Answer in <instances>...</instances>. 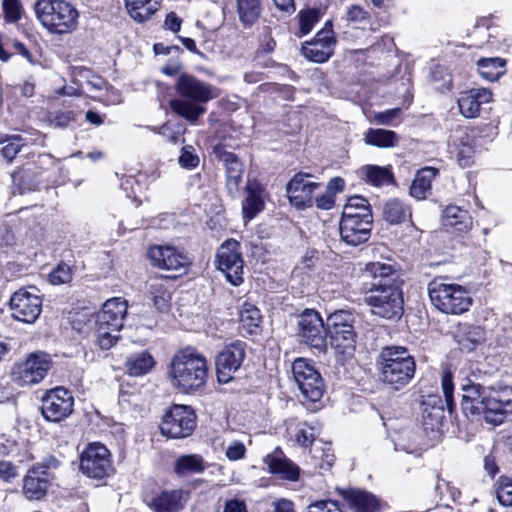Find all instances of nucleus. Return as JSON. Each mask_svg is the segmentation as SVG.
Here are the masks:
<instances>
[{
  "instance_id": "35",
  "label": "nucleus",
  "mask_w": 512,
  "mask_h": 512,
  "mask_svg": "<svg viewBox=\"0 0 512 512\" xmlns=\"http://www.w3.org/2000/svg\"><path fill=\"white\" fill-rule=\"evenodd\" d=\"M397 366L382 372L386 384H405L413 378L416 366L414 359H407Z\"/></svg>"
},
{
  "instance_id": "20",
  "label": "nucleus",
  "mask_w": 512,
  "mask_h": 512,
  "mask_svg": "<svg viewBox=\"0 0 512 512\" xmlns=\"http://www.w3.org/2000/svg\"><path fill=\"white\" fill-rule=\"evenodd\" d=\"M311 175L298 173L288 182L286 190L290 202L297 208L312 206L315 190L319 184L310 181Z\"/></svg>"
},
{
  "instance_id": "37",
  "label": "nucleus",
  "mask_w": 512,
  "mask_h": 512,
  "mask_svg": "<svg viewBox=\"0 0 512 512\" xmlns=\"http://www.w3.org/2000/svg\"><path fill=\"white\" fill-rule=\"evenodd\" d=\"M125 6L131 18L144 22L159 9L160 3L157 0H125Z\"/></svg>"
},
{
  "instance_id": "10",
  "label": "nucleus",
  "mask_w": 512,
  "mask_h": 512,
  "mask_svg": "<svg viewBox=\"0 0 512 512\" xmlns=\"http://www.w3.org/2000/svg\"><path fill=\"white\" fill-rule=\"evenodd\" d=\"M80 470L89 478L101 480L113 470L109 450L101 443H92L81 453Z\"/></svg>"
},
{
  "instance_id": "3",
  "label": "nucleus",
  "mask_w": 512,
  "mask_h": 512,
  "mask_svg": "<svg viewBox=\"0 0 512 512\" xmlns=\"http://www.w3.org/2000/svg\"><path fill=\"white\" fill-rule=\"evenodd\" d=\"M168 377L177 384H206L209 366L206 357L195 347L179 349L167 368Z\"/></svg>"
},
{
  "instance_id": "32",
  "label": "nucleus",
  "mask_w": 512,
  "mask_h": 512,
  "mask_svg": "<svg viewBox=\"0 0 512 512\" xmlns=\"http://www.w3.org/2000/svg\"><path fill=\"white\" fill-rule=\"evenodd\" d=\"M364 273L367 277L377 280L374 284H389L391 282H397V270L395 265L390 262H368L365 265Z\"/></svg>"
},
{
  "instance_id": "14",
  "label": "nucleus",
  "mask_w": 512,
  "mask_h": 512,
  "mask_svg": "<svg viewBox=\"0 0 512 512\" xmlns=\"http://www.w3.org/2000/svg\"><path fill=\"white\" fill-rule=\"evenodd\" d=\"M12 316L24 323H34L42 311V299L26 289H19L10 299Z\"/></svg>"
},
{
  "instance_id": "15",
  "label": "nucleus",
  "mask_w": 512,
  "mask_h": 512,
  "mask_svg": "<svg viewBox=\"0 0 512 512\" xmlns=\"http://www.w3.org/2000/svg\"><path fill=\"white\" fill-rule=\"evenodd\" d=\"M335 44L332 23L327 21L315 38L303 45L301 51L303 56L310 61L323 63L333 55Z\"/></svg>"
},
{
  "instance_id": "56",
  "label": "nucleus",
  "mask_w": 512,
  "mask_h": 512,
  "mask_svg": "<svg viewBox=\"0 0 512 512\" xmlns=\"http://www.w3.org/2000/svg\"><path fill=\"white\" fill-rule=\"evenodd\" d=\"M347 20L357 25H366L370 20V13L360 5H352L347 9Z\"/></svg>"
},
{
  "instance_id": "25",
  "label": "nucleus",
  "mask_w": 512,
  "mask_h": 512,
  "mask_svg": "<svg viewBox=\"0 0 512 512\" xmlns=\"http://www.w3.org/2000/svg\"><path fill=\"white\" fill-rule=\"evenodd\" d=\"M442 225L456 233H468L473 227L469 212L459 206L449 205L442 212Z\"/></svg>"
},
{
  "instance_id": "64",
  "label": "nucleus",
  "mask_w": 512,
  "mask_h": 512,
  "mask_svg": "<svg viewBox=\"0 0 512 512\" xmlns=\"http://www.w3.org/2000/svg\"><path fill=\"white\" fill-rule=\"evenodd\" d=\"M223 512H248L244 500L233 498L225 501Z\"/></svg>"
},
{
  "instance_id": "52",
  "label": "nucleus",
  "mask_w": 512,
  "mask_h": 512,
  "mask_svg": "<svg viewBox=\"0 0 512 512\" xmlns=\"http://www.w3.org/2000/svg\"><path fill=\"white\" fill-rule=\"evenodd\" d=\"M300 34L306 35L311 32L314 25L320 19V11L317 9L302 10L298 13Z\"/></svg>"
},
{
  "instance_id": "39",
  "label": "nucleus",
  "mask_w": 512,
  "mask_h": 512,
  "mask_svg": "<svg viewBox=\"0 0 512 512\" xmlns=\"http://www.w3.org/2000/svg\"><path fill=\"white\" fill-rule=\"evenodd\" d=\"M400 137L398 134L391 130L374 129L367 130L364 136L366 144L376 146L379 148H392L398 145Z\"/></svg>"
},
{
  "instance_id": "9",
  "label": "nucleus",
  "mask_w": 512,
  "mask_h": 512,
  "mask_svg": "<svg viewBox=\"0 0 512 512\" xmlns=\"http://www.w3.org/2000/svg\"><path fill=\"white\" fill-rule=\"evenodd\" d=\"M240 249L238 241L228 239L221 244L216 254L217 268L233 286H239L243 282V259Z\"/></svg>"
},
{
  "instance_id": "50",
  "label": "nucleus",
  "mask_w": 512,
  "mask_h": 512,
  "mask_svg": "<svg viewBox=\"0 0 512 512\" xmlns=\"http://www.w3.org/2000/svg\"><path fill=\"white\" fill-rule=\"evenodd\" d=\"M495 493L500 505L512 507V478L501 476L496 482Z\"/></svg>"
},
{
  "instance_id": "30",
  "label": "nucleus",
  "mask_w": 512,
  "mask_h": 512,
  "mask_svg": "<svg viewBox=\"0 0 512 512\" xmlns=\"http://www.w3.org/2000/svg\"><path fill=\"white\" fill-rule=\"evenodd\" d=\"M450 147L456 154L460 164L466 166L473 154V144L470 134L464 128H459L454 131L449 141Z\"/></svg>"
},
{
  "instance_id": "23",
  "label": "nucleus",
  "mask_w": 512,
  "mask_h": 512,
  "mask_svg": "<svg viewBox=\"0 0 512 512\" xmlns=\"http://www.w3.org/2000/svg\"><path fill=\"white\" fill-rule=\"evenodd\" d=\"M492 100V92L487 88H473L460 93L458 107L465 118H476L481 106Z\"/></svg>"
},
{
  "instance_id": "13",
  "label": "nucleus",
  "mask_w": 512,
  "mask_h": 512,
  "mask_svg": "<svg viewBox=\"0 0 512 512\" xmlns=\"http://www.w3.org/2000/svg\"><path fill=\"white\" fill-rule=\"evenodd\" d=\"M298 331L299 336L307 345L316 349L319 353H326L327 329H325L323 320L318 312L306 310L298 320Z\"/></svg>"
},
{
  "instance_id": "26",
  "label": "nucleus",
  "mask_w": 512,
  "mask_h": 512,
  "mask_svg": "<svg viewBox=\"0 0 512 512\" xmlns=\"http://www.w3.org/2000/svg\"><path fill=\"white\" fill-rule=\"evenodd\" d=\"M337 491L357 512H375L378 508L377 498L367 491L359 489H337Z\"/></svg>"
},
{
  "instance_id": "1",
  "label": "nucleus",
  "mask_w": 512,
  "mask_h": 512,
  "mask_svg": "<svg viewBox=\"0 0 512 512\" xmlns=\"http://www.w3.org/2000/svg\"><path fill=\"white\" fill-rule=\"evenodd\" d=\"M178 97L171 99L172 111L189 122L205 113V103L219 96V90L188 74H181L175 84Z\"/></svg>"
},
{
  "instance_id": "29",
  "label": "nucleus",
  "mask_w": 512,
  "mask_h": 512,
  "mask_svg": "<svg viewBox=\"0 0 512 512\" xmlns=\"http://www.w3.org/2000/svg\"><path fill=\"white\" fill-rule=\"evenodd\" d=\"M359 175L365 183L378 188L395 183L394 175L389 165H365L359 169Z\"/></svg>"
},
{
  "instance_id": "54",
  "label": "nucleus",
  "mask_w": 512,
  "mask_h": 512,
  "mask_svg": "<svg viewBox=\"0 0 512 512\" xmlns=\"http://www.w3.org/2000/svg\"><path fill=\"white\" fill-rule=\"evenodd\" d=\"M61 466V461L53 455H49L42 459L41 462L34 464L31 468L37 469L41 474L50 478L51 481L55 478L54 471Z\"/></svg>"
},
{
  "instance_id": "19",
  "label": "nucleus",
  "mask_w": 512,
  "mask_h": 512,
  "mask_svg": "<svg viewBox=\"0 0 512 512\" xmlns=\"http://www.w3.org/2000/svg\"><path fill=\"white\" fill-rule=\"evenodd\" d=\"M148 256L153 266L163 270L184 273L189 265L188 257L177 248L169 245L151 247Z\"/></svg>"
},
{
  "instance_id": "44",
  "label": "nucleus",
  "mask_w": 512,
  "mask_h": 512,
  "mask_svg": "<svg viewBox=\"0 0 512 512\" xmlns=\"http://www.w3.org/2000/svg\"><path fill=\"white\" fill-rule=\"evenodd\" d=\"M262 316L260 310L251 303H244L240 310V324L243 330L248 334H256Z\"/></svg>"
},
{
  "instance_id": "48",
  "label": "nucleus",
  "mask_w": 512,
  "mask_h": 512,
  "mask_svg": "<svg viewBox=\"0 0 512 512\" xmlns=\"http://www.w3.org/2000/svg\"><path fill=\"white\" fill-rule=\"evenodd\" d=\"M0 144L4 145L0 151L2 157L11 163L24 145V140L20 135H9L1 138Z\"/></svg>"
},
{
  "instance_id": "18",
  "label": "nucleus",
  "mask_w": 512,
  "mask_h": 512,
  "mask_svg": "<svg viewBox=\"0 0 512 512\" xmlns=\"http://www.w3.org/2000/svg\"><path fill=\"white\" fill-rule=\"evenodd\" d=\"M189 493L183 489H163L144 499L153 512H180L188 501Z\"/></svg>"
},
{
  "instance_id": "51",
  "label": "nucleus",
  "mask_w": 512,
  "mask_h": 512,
  "mask_svg": "<svg viewBox=\"0 0 512 512\" xmlns=\"http://www.w3.org/2000/svg\"><path fill=\"white\" fill-rule=\"evenodd\" d=\"M150 293L157 310L161 312L169 310L171 296L162 284H152L150 286Z\"/></svg>"
},
{
  "instance_id": "62",
  "label": "nucleus",
  "mask_w": 512,
  "mask_h": 512,
  "mask_svg": "<svg viewBox=\"0 0 512 512\" xmlns=\"http://www.w3.org/2000/svg\"><path fill=\"white\" fill-rule=\"evenodd\" d=\"M246 447L240 441L232 442L226 449V457L230 461H236L242 459L245 456Z\"/></svg>"
},
{
  "instance_id": "22",
  "label": "nucleus",
  "mask_w": 512,
  "mask_h": 512,
  "mask_svg": "<svg viewBox=\"0 0 512 512\" xmlns=\"http://www.w3.org/2000/svg\"><path fill=\"white\" fill-rule=\"evenodd\" d=\"M128 302L121 297L108 299L96 315V324L120 331L127 315Z\"/></svg>"
},
{
  "instance_id": "12",
  "label": "nucleus",
  "mask_w": 512,
  "mask_h": 512,
  "mask_svg": "<svg viewBox=\"0 0 512 512\" xmlns=\"http://www.w3.org/2000/svg\"><path fill=\"white\" fill-rule=\"evenodd\" d=\"M246 344L234 341L225 345L215 359L216 375L219 384H227L234 379L233 374L241 367L245 358Z\"/></svg>"
},
{
  "instance_id": "38",
  "label": "nucleus",
  "mask_w": 512,
  "mask_h": 512,
  "mask_svg": "<svg viewBox=\"0 0 512 512\" xmlns=\"http://www.w3.org/2000/svg\"><path fill=\"white\" fill-rule=\"evenodd\" d=\"M506 60L501 57L481 58L477 61L480 76L487 81H496L505 73Z\"/></svg>"
},
{
  "instance_id": "61",
  "label": "nucleus",
  "mask_w": 512,
  "mask_h": 512,
  "mask_svg": "<svg viewBox=\"0 0 512 512\" xmlns=\"http://www.w3.org/2000/svg\"><path fill=\"white\" fill-rule=\"evenodd\" d=\"M19 476L18 468L10 461H0V479L11 483Z\"/></svg>"
},
{
  "instance_id": "57",
  "label": "nucleus",
  "mask_w": 512,
  "mask_h": 512,
  "mask_svg": "<svg viewBox=\"0 0 512 512\" xmlns=\"http://www.w3.org/2000/svg\"><path fill=\"white\" fill-rule=\"evenodd\" d=\"M434 491L436 496L439 497V500H442L444 498L445 492L449 494L450 498L453 501H455L457 497L460 496V491L458 490V488L454 487L451 483L446 482L443 479H440L438 475L436 476Z\"/></svg>"
},
{
  "instance_id": "60",
  "label": "nucleus",
  "mask_w": 512,
  "mask_h": 512,
  "mask_svg": "<svg viewBox=\"0 0 512 512\" xmlns=\"http://www.w3.org/2000/svg\"><path fill=\"white\" fill-rule=\"evenodd\" d=\"M303 397V403L310 402L316 404L323 397L322 386H297Z\"/></svg>"
},
{
  "instance_id": "28",
  "label": "nucleus",
  "mask_w": 512,
  "mask_h": 512,
  "mask_svg": "<svg viewBox=\"0 0 512 512\" xmlns=\"http://www.w3.org/2000/svg\"><path fill=\"white\" fill-rule=\"evenodd\" d=\"M220 159L224 163L226 169L227 189L233 196L239 191L242 181L243 165L239 158L232 152H223Z\"/></svg>"
},
{
  "instance_id": "41",
  "label": "nucleus",
  "mask_w": 512,
  "mask_h": 512,
  "mask_svg": "<svg viewBox=\"0 0 512 512\" xmlns=\"http://www.w3.org/2000/svg\"><path fill=\"white\" fill-rule=\"evenodd\" d=\"M292 374L296 384H314L320 378V373L315 367L303 358L296 359L292 364Z\"/></svg>"
},
{
  "instance_id": "17",
  "label": "nucleus",
  "mask_w": 512,
  "mask_h": 512,
  "mask_svg": "<svg viewBox=\"0 0 512 512\" xmlns=\"http://www.w3.org/2000/svg\"><path fill=\"white\" fill-rule=\"evenodd\" d=\"M373 219L357 218L355 215L341 217L339 231L342 241L350 246L367 242L371 236Z\"/></svg>"
},
{
  "instance_id": "4",
  "label": "nucleus",
  "mask_w": 512,
  "mask_h": 512,
  "mask_svg": "<svg viewBox=\"0 0 512 512\" xmlns=\"http://www.w3.org/2000/svg\"><path fill=\"white\" fill-rule=\"evenodd\" d=\"M35 13L49 33L62 35L77 29L79 12L66 0H37Z\"/></svg>"
},
{
  "instance_id": "55",
  "label": "nucleus",
  "mask_w": 512,
  "mask_h": 512,
  "mask_svg": "<svg viewBox=\"0 0 512 512\" xmlns=\"http://www.w3.org/2000/svg\"><path fill=\"white\" fill-rule=\"evenodd\" d=\"M72 279V269L68 264L60 263L49 274V281L53 285L66 284Z\"/></svg>"
},
{
  "instance_id": "33",
  "label": "nucleus",
  "mask_w": 512,
  "mask_h": 512,
  "mask_svg": "<svg viewBox=\"0 0 512 512\" xmlns=\"http://www.w3.org/2000/svg\"><path fill=\"white\" fill-rule=\"evenodd\" d=\"M437 174L438 170L433 167L418 170L410 187V195L417 200L425 199Z\"/></svg>"
},
{
  "instance_id": "42",
  "label": "nucleus",
  "mask_w": 512,
  "mask_h": 512,
  "mask_svg": "<svg viewBox=\"0 0 512 512\" xmlns=\"http://www.w3.org/2000/svg\"><path fill=\"white\" fill-rule=\"evenodd\" d=\"M237 12L241 23L250 27L261 15L262 0H237Z\"/></svg>"
},
{
  "instance_id": "8",
  "label": "nucleus",
  "mask_w": 512,
  "mask_h": 512,
  "mask_svg": "<svg viewBox=\"0 0 512 512\" xmlns=\"http://www.w3.org/2000/svg\"><path fill=\"white\" fill-rule=\"evenodd\" d=\"M196 427V415L191 407L174 405L163 417L161 433L167 437L181 439L190 436Z\"/></svg>"
},
{
  "instance_id": "7",
  "label": "nucleus",
  "mask_w": 512,
  "mask_h": 512,
  "mask_svg": "<svg viewBox=\"0 0 512 512\" xmlns=\"http://www.w3.org/2000/svg\"><path fill=\"white\" fill-rule=\"evenodd\" d=\"M372 312L382 318H398L403 311V296L398 282L373 284L366 297Z\"/></svg>"
},
{
  "instance_id": "45",
  "label": "nucleus",
  "mask_w": 512,
  "mask_h": 512,
  "mask_svg": "<svg viewBox=\"0 0 512 512\" xmlns=\"http://www.w3.org/2000/svg\"><path fill=\"white\" fill-rule=\"evenodd\" d=\"M155 361L148 352H141L129 358L126 362L127 372L131 376H141L151 371Z\"/></svg>"
},
{
  "instance_id": "36",
  "label": "nucleus",
  "mask_w": 512,
  "mask_h": 512,
  "mask_svg": "<svg viewBox=\"0 0 512 512\" xmlns=\"http://www.w3.org/2000/svg\"><path fill=\"white\" fill-rule=\"evenodd\" d=\"M205 469V461L203 457L198 454L181 455L176 459L174 464V472L182 477L202 473Z\"/></svg>"
},
{
  "instance_id": "6",
  "label": "nucleus",
  "mask_w": 512,
  "mask_h": 512,
  "mask_svg": "<svg viewBox=\"0 0 512 512\" xmlns=\"http://www.w3.org/2000/svg\"><path fill=\"white\" fill-rule=\"evenodd\" d=\"M354 324L355 316L346 310L335 311L327 318V337L339 360L349 359L355 353L357 333Z\"/></svg>"
},
{
  "instance_id": "2",
  "label": "nucleus",
  "mask_w": 512,
  "mask_h": 512,
  "mask_svg": "<svg viewBox=\"0 0 512 512\" xmlns=\"http://www.w3.org/2000/svg\"><path fill=\"white\" fill-rule=\"evenodd\" d=\"M462 407L471 415H482L494 426L500 425L512 414V401H501L487 392L484 386H462Z\"/></svg>"
},
{
  "instance_id": "16",
  "label": "nucleus",
  "mask_w": 512,
  "mask_h": 512,
  "mask_svg": "<svg viewBox=\"0 0 512 512\" xmlns=\"http://www.w3.org/2000/svg\"><path fill=\"white\" fill-rule=\"evenodd\" d=\"M51 368L46 354H31L25 361L14 365L12 374L22 384H38Z\"/></svg>"
},
{
  "instance_id": "11",
  "label": "nucleus",
  "mask_w": 512,
  "mask_h": 512,
  "mask_svg": "<svg viewBox=\"0 0 512 512\" xmlns=\"http://www.w3.org/2000/svg\"><path fill=\"white\" fill-rule=\"evenodd\" d=\"M73 406L72 392L64 386H55L43 396L41 413L47 421L60 422L72 413Z\"/></svg>"
},
{
  "instance_id": "63",
  "label": "nucleus",
  "mask_w": 512,
  "mask_h": 512,
  "mask_svg": "<svg viewBox=\"0 0 512 512\" xmlns=\"http://www.w3.org/2000/svg\"><path fill=\"white\" fill-rule=\"evenodd\" d=\"M179 163L184 168H195L199 163L198 156L194 155L187 147L182 149L179 157Z\"/></svg>"
},
{
  "instance_id": "58",
  "label": "nucleus",
  "mask_w": 512,
  "mask_h": 512,
  "mask_svg": "<svg viewBox=\"0 0 512 512\" xmlns=\"http://www.w3.org/2000/svg\"><path fill=\"white\" fill-rule=\"evenodd\" d=\"M400 114V108H392L382 112H375L370 121L378 125H392L393 121L397 119Z\"/></svg>"
},
{
  "instance_id": "5",
  "label": "nucleus",
  "mask_w": 512,
  "mask_h": 512,
  "mask_svg": "<svg viewBox=\"0 0 512 512\" xmlns=\"http://www.w3.org/2000/svg\"><path fill=\"white\" fill-rule=\"evenodd\" d=\"M432 305L444 314L460 315L468 311L472 298L467 289L450 282L444 277H436L428 284Z\"/></svg>"
},
{
  "instance_id": "21",
  "label": "nucleus",
  "mask_w": 512,
  "mask_h": 512,
  "mask_svg": "<svg viewBox=\"0 0 512 512\" xmlns=\"http://www.w3.org/2000/svg\"><path fill=\"white\" fill-rule=\"evenodd\" d=\"M263 462L267 465L268 471L279 479L297 482L300 478L301 468L286 457L279 447L275 448L272 453L267 454Z\"/></svg>"
},
{
  "instance_id": "31",
  "label": "nucleus",
  "mask_w": 512,
  "mask_h": 512,
  "mask_svg": "<svg viewBox=\"0 0 512 512\" xmlns=\"http://www.w3.org/2000/svg\"><path fill=\"white\" fill-rule=\"evenodd\" d=\"M246 198L242 204L243 216L252 220L264 209L263 189L256 183H249L246 187Z\"/></svg>"
},
{
  "instance_id": "59",
  "label": "nucleus",
  "mask_w": 512,
  "mask_h": 512,
  "mask_svg": "<svg viewBox=\"0 0 512 512\" xmlns=\"http://www.w3.org/2000/svg\"><path fill=\"white\" fill-rule=\"evenodd\" d=\"M308 512H343L338 501L326 499L311 503Z\"/></svg>"
},
{
  "instance_id": "49",
  "label": "nucleus",
  "mask_w": 512,
  "mask_h": 512,
  "mask_svg": "<svg viewBox=\"0 0 512 512\" xmlns=\"http://www.w3.org/2000/svg\"><path fill=\"white\" fill-rule=\"evenodd\" d=\"M119 332L95 323L96 342L101 349L107 350L114 346L119 339Z\"/></svg>"
},
{
  "instance_id": "27",
  "label": "nucleus",
  "mask_w": 512,
  "mask_h": 512,
  "mask_svg": "<svg viewBox=\"0 0 512 512\" xmlns=\"http://www.w3.org/2000/svg\"><path fill=\"white\" fill-rule=\"evenodd\" d=\"M444 399L439 395H427L424 397L422 404L425 408L435 409V422L441 424L444 419V403L451 414L455 408L454 402V386H441Z\"/></svg>"
},
{
  "instance_id": "43",
  "label": "nucleus",
  "mask_w": 512,
  "mask_h": 512,
  "mask_svg": "<svg viewBox=\"0 0 512 512\" xmlns=\"http://www.w3.org/2000/svg\"><path fill=\"white\" fill-rule=\"evenodd\" d=\"M485 340V331L480 326H467L459 334L457 342L462 351L471 352Z\"/></svg>"
},
{
  "instance_id": "24",
  "label": "nucleus",
  "mask_w": 512,
  "mask_h": 512,
  "mask_svg": "<svg viewBox=\"0 0 512 512\" xmlns=\"http://www.w3.org/2000/svg\"><path fill=\"white\" fill-rule=\"evenodd\" d=\"M51 482L37 469L29 468L22 480V493L29 501H41L46 497Z\"/></svg>"
},
{
  "instance_id": "46",
  "label": "nucleus",
  "mask_w": 512,
  "mask_h": 512,
  "mask_svg": "<svg viewBox=\"0 0 512 512\" xmlns=\"http://www.w3.org/2000/svg\"><path fill=\"white\" fill-rule=\"evenodd\" d=\"M355 215L357 218H370L373 219L372 211L368 200L362 196H352L347 200L344 206L342 217L348 215Z\"/></svg>"
},
{
  "instance_id": "34",
  "label": "nucleus",
  "mask_w": 512,
  "mask_h": 512,
  "mask_svg": "<svg viewBox=\"0 0 512 512\" xmlns=\"http://www.w3.org/2000/svg\"><path fill=\"white\" fill-rule=\"evenodd\" d=\"M382 215L385 221L397 225L411 217V210L402 200L391 198L384 204Z\"/></svg>"
},
{
  "instance_id": "47",
  "label": "nucleus",
  "mask_w": 512,
  "mask_h": 512,
  "mask_svg": "<svg viewBox=\"0 0 512 512\" xmlns=\"http://www.w3.org/2000/svg\"><path fill=\"white\" fill-rule=\"evenodd\" d=\"M311 454V459L313 460V465L316 469L329 470L334 464L335 455L331 445L328 443H325L320 447H314L311 450Z\"/></svg>"
},
{
  "instance_id": "53",
  "label": "nucleus",
  "mask_w": 512,
  "mask_h": 512,
  "mask_svg": "<svg viewBox=\"0 0 512 512\" xmlns=\"http://www.w3.org/2000/svg\"><path fill=\"white\" fill-rule=\"evenodd\" d=\"M4 20L7 23H16L20 20L23 7L19 0H2Z\"/></svg>"
},
{
  "instance_id": "40",
  "label": "nucleus",
  "mask_w": 512,
  "mask_h": 512,
  "mask_svg": "<svg viewBox=\"0 0 512 512\" xmlns=\"http://www.w3.org/2000/svg\"><path fill=\"white\" fill-rule=\"evenodd\" d=\"M407 359H414L405 347L391 346L385 347L380 355L378 363L381 366V372L385 369L398 367L397 365L406 361Z\"/></svg>"
}]
</instances>
